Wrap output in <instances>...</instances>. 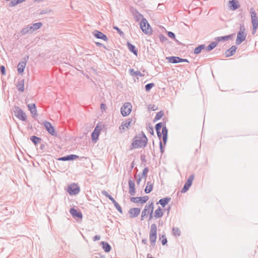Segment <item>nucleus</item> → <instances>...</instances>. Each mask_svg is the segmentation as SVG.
Listing matches in <instances>:
<instances>
[{
	"instance_id": "38",
	"label": "nucleus",
	"mask_w": 258,
	"mask_h": 258,
	"mask_svg": "<svg viewBox=\"0 0 258 258\" xmlns=\"http://www.w3.org/2000/svg\"><path fill=\"white\" fill-rule=\"evenodd\" d=\"M149 239L151 245L153 246H154L155 245L157 239V235H149Z\"/></svg>"
},
{
	"instance_id": "9",
	"label": "nucleus",
	"mask_w": 258,
	"mask_h": 258,
	"mask_svg": "<svg viewBox=\"0 0 258 258\" xmlns=\"http://www.w3.org/2000/svg\"><path fill=\"white\" fill-rule=\"evenodd\" d=\"M131 201L134 203H141L142 204L145 203L149 200V197L147 196L140 197H132L130 199Z\"/></svg>"
},
{
	"instance_id": "24",
	"label": "nucleus",
	"mask_w": 258,
	"mask_h": 258,
	"mask_svg": "<svg viewBox=\"0 0 258 258\" xmlns=\"http://www.w3.org/2000/svg\"><path fill=\"white\" fill-rule=\"evenodd\" d=\"M153 182H152L150 181L147 182V186L145 189V192L146 194H149L152 191L153 188Z\"/></svg>"
},
{
	"instance_id": "7",
	"label": "nucleus",
	"mask_w": 258,
	"mask_h": 258,
	"mask_svg": "<svg viewBox=\"0 0 258 258\" xmlns=\"http://www.w3.org/2000/svg\"><path fill=\"white\" fill-rule=\"evenodd\" d=\"M67 191L70 195H76L80 192V188L78 184L74 183L68 186Z\"/></svg>"
},
{
	"instance_id": "21",
	"label": "nucleus",
	"mask_w": 258,
	"mask_h": 258,
	"mask_svg": "<svg viewBox=\"0 0 258 258\" xmlns=\"http://www.w3.org/2000/svg\"><path fill=\"white\" fill-rule=\"evenodd\" d=\"M171 198L170 197H165L159 200L158 202L157 203V204H159L162 207H165L166 205L170 201Z\"/></svg>"
},
{
	"instance_id": "2",
	"label": "nucleus",
	"mask_w": 258,
	"mask_h": 258,
	"mask_svg": "<svg viewBox=\"0 0 258 258\" xmlns=\"http://www.w3.org/2000/svg\"><path fill=\"white\" fill-rule=\"evenodd\" d=\"M245 28L243 24L240 25L239 31L237 33V38L236 40V44L237 45L240 44L244 41L246 37V33L245 32Z\"/></svg>"
},
{
	"instance_id": "48",
	"label": "nucleus",
	"mask_w": 258,
	"mask_h": 258,
	"mask_svg": "<svg viewBox=\"0 0 258 258\" xmlns=\"http://www.w3.org/2000/svg\"><path fill=\"white\" fill-rule=\"evenodd\" d=\"M167 35L169 37L173 39H175V35L173 32L169 31L167 32Z\"/></svg>"
},
{
	"instance_id": "47",
	"label": "nucleus",
	"mask_w": 258,
	"mask_h": 258,
	"mask_svg": "<svg viewBox=\"0 0 258 258\" xmlns=\"http://www.w3.org/2000/svg\"><path fill=\"white\" fill-rule=\"evenodd\" d=\"M113 29L116 30L121 36L124 35V33L117 26H113Z\"/></svg>"
},
{
	"instance_id": "61",
	"label": "nucleus",
	"mask_w": 258,
	"mask_h": 258,
	"mask_svg": "<svg viewBox=\"0 0 258 258\" xmlns=\"http://www.w3.org/2000/svg\"><path fill=\"white\" fill-rule=\"evenodd\" d=\"M189 62L188 60L186 58H182L179 57V62Z\"/></svg>"
},
{
	"instance_id": "3",
	"label": "nucleus",
	"mask_w": 258,
	"mask_h": 258,
	"mask_svg": "<svg viewBox=\"0 0 258 258\" xmlns=\"http://www.w3.org/2000/svg\"><path fill=\"white\" fill-rule=\"evenodd\" d=\"M140 26L142 31L146 34L151 35L152 33V29L147 20L145 18H143L140 22Z\"/></svg>"
},
{
	"instance_id": "35",
	"label": "nucleus",
	"mask_w": 258,
	"mask_h": 258,
	"mask_svg": "<svg viewBox=\"0 0 258 258\" xmlns=\"http://www.w3.org/2000/svg\"><path fill=\"white\" fill-rule=\"evenodd\" d=\"M217 42L214 41L210 43V44L206 48V50L207 51H210L213 50L217 45Z\"/></svg>"
},
{
	"instance_id": "46",
	"label": "nucleus",
	"mask_w": 258,
	"mask_h": 258,
	"mask_svg": "<svg viewBox=\"0 0 258 258\" xmlns=\"http://www.w3.org/2000/svg\"><path fill=\"white\" fill-rule=\"evenodd\" d=\"M162 122H159L157 123L155 126V128L156 132L160 131L161 127H163Z\"/></svg>"
},
{
	"instance_id": "20",
	"label": "nucleus",
	"mask_w": 258,
	"mask_h": 258,
	"mask_svg": "<svg viewBox=\"0 0 258 258\" xmlns=\"http://www.w3.org/2000/svg\"><path fill=\"white\" fill-rule=\"evenodd\" d=\"M34 31L32 30V28L31 26L27 25L26 27L23 28L20 34L22 35H25L26 34H31Z\"/></svg>"
},
{
	"instance_id": "12",
	"label": "nucleus",
	"mask_w": 258,
	"mask_h": 258,
	"mask_svg": "<svg viewBox=\"0 0 258 258\" xmlns=\"http://www.w3.org/2000/svg\"><path fill=\"white\" fill-rule=\"evenodd\" d=\"M93 35L98 39H101L104 41H107L108 38L106 35L104 34L101 31L98 30H95L93 32Z\"/></svg>"
},
{
	"instance_id": "58",
	"label": "nucleus",
	"mask_w": 258,
	"mask_h": 258,
	"mask_svg": "<svg viewBox=\"0 0 258 258\" xmlns=\"http://www.w3.org/2000/svg\"><path fill=\"white\" fill-rule=\"evenodd\" d=\"M49 12V11L48 10H43L40 12L39 14L40 15H43L45 14H47Z\"/></svg>"
},
{
	"instance_id": "42",
	"label": "nucleus",
	"mask_w": 258,
	"mask_h": 258,
	"mask_svg": "<svg viewBox=\"0 0 258 258\" xmlns=\"http://www.w3.org/2000/svg\"><path fill=\"white\" fill-rule=\"evenodd\" d=\"M155 86V84L153 83H150L145 85V88L147 92H149L150 90Z\"/></svg>"
},
{
	"instance_id": "14",
	"label": "nucleus",
	"mask_w": 258,
	"mask_h": 258,
	"mask_svg": "<svg viewBox=\"0 0 258 258\" xmlns=\"http://www.w3.org/2000/svg\"><path fill=\"white\" fill-rule=\"evenodd\" d=\"M233 35V34H232L224 36L217 37L215 38V40L216 42H217V43L220 41H226L231 39Z\"/></svg>"
},
{
	"instance_id": "56",
	"label": "nucleus",
	"mask_w": 258,
	"mask_h": 258,
	"mask_svg": "<svg viewBox=\"0 0 258 258\" xmlns=\"http://www.w3.org/2000/svg\"><path fill=\"white\" fill-rule=\"evenodd\" d=\"M149 132L151 135H154V132L153 126L149 125Z\"/></svg>"
},
{
	"instance_id": "50",
	"label": "nucleus",
	"mask_w": 258,
	"mask_h": 258,
	"mask_svg": "<svg viewBox=\"0 0 258 258\" xmlns=\"http://www.w3.org/2000/svg\"><path fill=\"white\" fill-rule=\"evenodd\" d=\"M0 71L3 75H5L6 74V68L4 66H0Z\"/></svg>"
},
{
	"instance_id": "11",
	"label": "nucleus",
	"mask_w": 258,
	"mask_h": 258,
	"mask_svg": "<svg viewBox=\"0 0 258 258\" xmlns=\"http://www.w3.org/2000/svg\"><path fill=\"white\" fill-rule=\"evenodd\" d=\"M79 157L78 155H74V154H70L68 155L65 156H63L61 157H60L58 159V160L59 161H73L76 159L79 158Z\"/></svg>"
},
{
	"instance_id": "37",
	"label": "nucleus",
	"mask_w": 258,
	"mask_h": 258,
	"mask_svg": "<svg viewBox=\"0 0 258 258\" xmlns=\"http://www.w3.org/2000/svg\"><path fill=\"white\" fill-rule=\"evenodd\" d=\"M164 115V113L162 111H160L156 113V115L153 120V122H155L158 120L160 119Z\"/></svg>"
},
{
	"instance_id": "51",
	"label": "nucleus",
	"mask_w": 258,
	"mask_h": 258,
	"mask_svg": "<svg viewBox=\"0 0 258 258\" xmlns=\"http://www.w3.org/2000/svg\"><path fill=\"white\" fill-rule=\"evenodd\" d=\"M159 38H160V40L161 42H164L166 40H167V38L166 37H165L164 35L163 34H160L159 35Z\"/></svg>"
},
{
	"instance_id": "64",
	"label": "nucleus",
	"mask_w": 258,
	"mask_h": 258,
	"mask_svg": "<svg viewBox=\"0 0 258 258\" xmlns=\"http://www.w3.org/2000/svg\"><path fill=\"white\" fill-rule=\"evenodd\" d=\"M153 211H150V214H149V220H151L153 218Z\"/></svg>"
},
{
	"instance_id": "18",
	"label": "nucleus",
	"mask_w": 258,
	"mask_h": 258,
	"mask_svg": "<svg viewBox=\"0 0 258 258\" xmlns=\"http://www.w3.org/2000/svg\"><path fill=\"white\" fill-rule=\"evenodd\" d=\"M100 132L98 131L97 128H94L91 134V139L93 142L96 143L98 140Z\"/></svg>"
},
{
	"instance_id": "33",
	"label": "nucleus",
	"mask_w": 258,
	"mask_h": 258,
	"mask_svg": "<svg viewBox=\"0 0 258 258\" xmlns=\"http://www.w3.org/2000/svg\"><path fill=\"white\" fill-rule=\"evenodd\" d=\"M30 139L35 146L37 145V144L42 140L41 138L35 136H31Z\"/></svg>"
},
{
	"instance_id": "54",
	"label": "nucleus",
	"mask_w": 258,
	"mask_h": 258,
	"mask_svg": "<svg viewBox=\"0 0 258 258\" xmlns=\"http://www.w3.org/2000/svg\"><path fill=\"white\" fill-rule=\"evenodd\" d=\"M163 239L162 240V245H164L167 243V239L165 235H162Z\"/></svg>"
},
{
	"instance_id": "16",
	"label": "nucleus",
	"mask_w": 258,
	"mask_h": 258,
	"mask_svg": "<svg viewBox=\"0 0 258 258\" xmlns=\"http://www.w3.org/2000/svg\"><path fill=\"white\" fill-rule=\"evenodd\" d=\"M229 7L232 11H235L240 7L238 2L236 0H231L229 1Z\"/></svg>"
},
{
	"instance_id": "60",
	"label": "nucleus",
	"mask_w": 258,
	"mask_h": 258,
	"mask_svg": "<svg viewBox=\"0 0 258 258\" xmlns=\"http://www.w3.org/2000/svg\"><path fill=\"white\" fill-rule=\"evenodd\" d=\"M100 236L99 235H95V236H94L93 237V240L94 241H97V240H100Z\"/></svg>"
},
{
	"instance_id": "25",
	"label": "nucleus",
	"mask_w": 258,
	"mask_h": 258,
	"mask_svg": "<svg viewBox=\"0 0 258 258\" xmlns=\"http://www.w3.org/2000/svg\"><path fill=\"white\" fill-rule=\"evenodd\" d=\"M133 120H134V122L135 123L136 121V118L135 117L134 118H128L125 121H123L121 123L122 124V126H124L126 128H128L129 127L131 126L132 122L133 121Z\"/></svg>"
},
{
	"instance_id": "4",
	"label": "nucleus",
	"mask_w": 258,
	"mask_h": 258,
	"mask_svg": "<svg viewBox=\"0 0 258 258\" xmlns=\"http://www.w3.org/2000/svg\"><path fill=\"white\" fill-rule=\"evenodd\" d=\"M15 115L22 121H26L27 116L25 113L18 106H15L13 108Z\"/></svg>"
},
{
	"instance_id": "34",
	"label": "nucleus",
	"mask_w": 258,
	"mask_h": 258,
	"mask_svg": "<svg viewBox=\"0 0 258 258\" xmlns=\"http://www.w3.org/2000/svg\"><path fill=\"white\" fill-rule=\"evenodd\" d=\"M130 74L132 76H140L143 77L144 75L142 74L140 71H135L133 69H131L129 70Z\"/></svg>"
},
{
	"instance_id": "36",
	"label": "nucleus",
	"mask_w": 258,
	"mask_h": 258,
	"mask_svg": "<svg viewBox=\"0 0 258 258\" xmlns=\"http://www.w3.org/2000/svg\"><path fill=\"white\" fill-rule=\"evenodd\" d=\"M149 235H157V226L155 224H152L151 225Z\"/></svg>"
},
{
	"instance_id": "29",
	"label": "nucleus",
	"mask_w": 258,
	"mask_h": 258,
	"mask_svg": "<svg viewBox=\"0 0 258 258\" xmlns=\"http://www.w3.org/2000/svg\"><path fill=\"white\" fill-rule=\"evenodd\" d=\"M133 16L136 21L138 22L140 20H142L143 18V16L138 11L135 10V12H133Z\"/></svg>"
},
{
	"instance_id": "52",
	"label": "nucleus",
	"mask_w": 258,
	"mask_h": 258,
	"mask_svg": "<svg viewBox=\"0 0 258 258\" xmlns=\"http://www.w3.org/2000/svg\"><path fill=\"white\" fill-rule=\"evenodd\" d=\"M115 207L116 208V209L117 210V211L120 213V214H122L123 213V212H122V208L121 207H120V206L117 204L115 206Z\"/></svg>"
},
{
	"instance_id": "10",
	"label": "nucleus",
	"mask_w": 258,
	"mask_h": 258,
	"mask_svg": "<svg viewBox=\"0 0 258 258\" xmlns=\"http://www.w3.org/2000/svg\"><path fill=\"white\" fill-rule=\"evenodd\" d=\"M70 213L74 218L82 219L83 218V215L81 211L74 208L70 209Z\"/></svg>"
},
{
	"instance_id": "40",
	"label": "nucleus",
	"mask_w": 258,
	"mask_h": 258,
	"mask_svg": "<svg viewBox=\"0 0 258 258\" xmlns=\"http://www.w3.org/2000/svg\"><path fill=\"white\" fill-rule=\"evenodd\" d=\"M42 26V23L41 22H38L36 23H34L31 25V27L32 28V30L35 31L37 29H39Z\"/></svg>"
},
{
	"instance_id": "23",
	"label": "nucleus",
	"mask_w": 258,
	"mask_h": 258,
	"mask_svg": "<svg viewBox=\"0 0 258 258\" xmlns=\"http://www.w3.org/2000/svg\"><path fill=\"white\" fill-rule=\"evenodd\" d=\"M100 245H102V248L105 252H108L111 250V247L110 245L107 242L101 241Z\"/></svg>"
},
{
	"instance_id": "26",
	"label": "nucleus",
	"mask_w": 258,
	"mask_h": 258,
	"mask_svg": "<svg viewBox=\"0 0 258 258\" xmlns=\"http://www.w3.org/2000/svg\"><path fill=\"white\" fill-rule=\"evenodd\" d=\"M26 64V63L25 61H21L19 62L17 67L18 72L19 74H22L24 72Z\"/></svg>"
},
{
	"instance_id": "44",
	"label": "nucleus",
	"mask_w": 258,
	"mask_h": 258,
	"mask_svg": "<svg viewBox=\"0 0 258 258\" xmlns=\"http://www.w3.org/2000/svg\"><path fill=\"white\" fill-rule=\"evenodd\" d=\"M194 178H195L194 174H191L190 175H189V176L188 177L187 180L185 182H186L188 184L191 185L192 181L194 179Z\"/></svg>"
},
{
	"instance_id": "13",
	"label": "nucleus",
	"mask_w": 258,
	"mask_h": 258,
	"mask_svg": "<svg viewBox=\"0 0 258 258\" xmlns=\"http://www.w3.org/2000/svg\"><path fill=\"white\" fill-rule=\"evenodd\" d=\"M141 210L138 208H134L130 209L128 213L130 214V217L132 218H136L139 216Z\"/></svg>"
},
{
	"instance_id": "41",
	"label": "nucleus",
	"mask_w": 258,
	"mask_h": 258,
	"mask_svg": "<svg viewBox=\"0 0 258 258\" xmlns=\"http://www.w3.org/2000/svg\"><path fill=\"white\" fill-rule=\"evenodd\" d=\"M250 12L251 14V20H258V18L256 16V13L253 8L250 9Z\"/></svg>"
},
{
	"instance_id": "5",
	"label": "nucleus",
	"mask_w": 258,
	"mask_h": 258,
	"mask_svg": "<svg viewBox=\"0 0 258 258\" xmlns=\"http://www.w3.org/2000/svg\"><path fill=\"white\" fill-rule=\"evenodd\" d=\"M132 110V105L130 102H125L121 107L120 112L123 116H126L129 115Z\"/></svg>"
},
{
	"instance_id": "31",
	"label": "nucleus",
	"mask_w": 258,
	"mask_h": 258,
	"mask_svg": "<svg viewBox=\"0 0 258 258\" xmlns=\"http://www.w3.org/2000/svg\"><path fill=\"white\" fill-rule=\"evenodd\" d=\"M163 215V212L162 211L161 208L159 207L158 209L155 210L154 216L156 219H157L162 217Z\"/></svg>"
},
{
	"instance_id": "30",
	"label": "nucleus",
	"mask_w": 258,
	"mask_h": 258,
	"mask_svg": "<svg viewBox=\"0 0 258 258\" xmlns=\"http://www.w3.org/2000/svg\"><path fill=\"white\" fill-rule=\"evenodd\" d=\"M252 24V34L254 35L258 28V20H251Z\"/></svg>"
},
{
	"instance_id": "17",
	"label": "nucleus",
	"mask_w": 258,
	"mask_h": 258,
	"mask_svg": "<svg viewBox=\"0 0 258 258\" xmlns=\"http://www.w3.org/2000/svg\"><path fill=\"white\" fill-rule=\"evenodd\" d=\"M28 107L31 113L32 114L33 117H35L37 115L36 107L34 103L29 104L28 105Z\"/></svg>"
},
{
	"instance_id": "57",
	"label": "nucleus",
	"mask_w": 258,
	"mask_h": 258,
	"mask_svg": "<svg viewBox=\"0 0 258 258\" xmlns=\"http://www.w3.org/2000/svg\"><path fill=\"white\" fill-rule=\"evenodd\" d=\"M101 194L103 196H105L106 198L109 197V196H110V195H109L108 193L106 190H102L101 191Z\"/></svg>"
},
{
	"instance_id": "19",
	"label": "nucleus",
	"mask_w": 258,
	"mask_h": 258,
	"mask_svg": "<svg viewBox=\"0 0 258 258\" xmlns=\"http://www.w3.org/2000/svg\"><path fill=\"white\" fill-rule=\"evenodd\" d=\"M128 186H129V193L132 196H134L135 194V184L134 182L130 179L128 181Z\"/></svg>"
},
{
	"instance_id": "28",
	"label": "nucleus",
	"mask_w": 258,
	"mask_h": 258,
	"mask_svg": "<svg viewBox=\"0 0 258 258\" xmlns=\"http://www.w3.org/2000/svg\"><path fill=\"white\" fill-rule=\"evenodd\" d=\"M16 87L19 91L21 92H23L24 91V80H22L19 81L16 85Z\"/></svg>"
},
{
	"instance_id": "53",
	"label": "nucleus",
	"mask_w": 258,
	"mask_h": 258,
	"mask_svg": "<svg viewBox=\"0 0 258 258\" xmlns=\"http://www.w3.org/2000/svg\"><path fill=\"white\" fill-rule=\"evenodd\" d=\"M159 147H160V151L161 153V154H163L164 153V147L162 145V143L161 141L159 142Z\"/></svg>"
},
{
	"instance_id": "8",
	"label": "nucleus",
	"mask_w": 258,
	"mask_h": 258,
	"mask_svg": "<svg viewBox=\"0 0 258 258\" xmlns=\"http://www.w3.org/2000/svg\"><path fill=\"white\" fill-rule=\"evenodd\" d=\"M44 126L49 134L53 136H57V133L55 131L54 127L47 121L43 122Z\"/></svg>"
},
{
	"instance_id": "39",
	"label": "nucleus",
	"mask_w": 258,
	"mask_h": 258,
	"mask_svg": "<svg viewBox=\"0 0 258 258\" xmlns=\"http://www.w3.org/2000/svg\"><path fill=\"white\" fill-rule=\"evenodd\" d=\"M172 234L174 236H179L181 234L180 229L177 227H173Z\"/></svg>"
},
{
	"instance_id": "43",
	"label": "nucleus",
	"mask_w": 258,
	"mask_h": 258,
	"mask_svg": "<svg viewBox=\"0 0 258 258\" xmlns=\"http://www.w3.org/2000/svg\"><path fill=\"white\" fill-rule=\"evenodd\" d=\"M148 171H149V168L148 167H145L143 170V172H142L141 177L142 178H144L146 179L147 178V174H148Z\"/></svg>"
},
{
	"instance_id": "62",
	"label": "nucleus",
	"mask_w": 258,
	"mask_h": 258,
	"mask_svg": "<svg viewBox=\"0 0 258 258\" xmlns=\"http://www.w3.org/2000/svg\"><path fill=\"white\" fill-rule=\"evenodd\" d=\"M156 133L158 138L160 140L162 136V132H161L160 131H157L156 132Z\"/></svg>"
},
{
	"instance_id": "15",
	"label": "nucleus",
	"mask_w": 258,
	"mask_h": 258,
	"mask_svg": "<svg viewBox=\"0 0 258 258\" xmlns=\"http://www.w3.org/2000/svg\"><path fill=\"white\" fill-rule=\"evenodd\" d=\"M236 49L237 47L236 46H232L230 48H229L225 51V54L226 57H228L233 55L236 52Z\"/></svg>"
},
{
	"instance_id": "32",
	"label": "nucleus",
	"mask_w": 258,
	"mask_h": 258,
	"mask_svg": "<svg viewBox=\"0 0 258 258\" xmlns=\"http://www.w3.org/2000/svg\"><path fill=\"white\" fill-rule=\"evenodd\" d=\"M205 48V44H201L198 45V47H196L194 49V52L196 54H198L200 53L202 50Z\"/></svg>"
},
{
	"instance_id": "22",
	"label": "nucleus",
	"mask_w": 258,
	"mask_h": 258,
	"mask_svg": "<svg viewBox=\"0 0 258 258\" xmlns=\"http://www.w3.org/2000/svg\"><path fill=\"white\" fill-rule=\"evenodd\" d=\"M127 46L128 50L134 53L135 55H137L138 54V49L136 48V46L130 43V42H127Z\"/></svg>"
},
{
	"instance_id": "6",
	"label": "nucleus",
	"mask_w": 258,
	"mask_h": 258,
	"mask_svg": "<svg viewBox=\"0 0 258 258\" xmlns=\"http://www.w3.org/2000/svg\"><path fill=\"white\" fill-rule=\"evenodd\" d=\"M154 203L153 202L148 205H146L144 209L142 212L141 220H144L145 217H146L148 214H150V211H154Z\"/></svg>"
},
{
	"instance_id": "1",
	"label": "nucleus",
	"mask_w": 258,
	"mask_h": 258,
	"mask_svg": "<svg viewBox=\"0 0 258 258\" xmlns=\"http://www.w3.org/2000/svg\"><path fill=\"white\" fill-rule=\"evenodd\" d=\"M147 142L148 139L144 132H142L141 134L136 136L133 138L132 146L133 148L135 149L145 147L147 146Z\"/></svg>"
},
{
	"instance_id": "49",
	"label": "nucleus",
	"mask_w": 258,
	"mask_h": 258,
	"mask_svg": "<svg viewBox=\"0 0 258 258\" xmlns=\"http://www.w3.org/2000/svg\"><path fill=\"white\" fill-rule=\"evenodd\" d=\"M189 187H188V186H187L185 183L183 185V188H182L181 190V192L182 193H185V192H186L188 189H189Z\"/></svg>"
},
{
	"instance_id": "63",
	"label": "nucleus",
	"mask_w": 258,
	"mask_h": 258,
	"mask_svg": "<svg viewBox=\"0 0 258 258\" xmlns=\"http://www.w3.org/2000/svg\"><path fill=\"white\" fill-rule=\"evenodd\" d=\"M138 176H139V178L137 179V184H139L140 183L141 178H142V177L140 176V174H139Z\"/></svg>"
},
{
	"instance_id": "55",
	"label": "nucleus",
	"mask_w": 258,
	"mask_h": 258,
	"mask_svg": "<svg viewBox=\"0 0 258 258\" xmlns=\"http://www.w3.org/2000/svg\"><path fill=\"white\" fill-rule=\"evenodd\" d=\"M168 136H162V140L164 145H165L167 142Z\"/></svg>"
},
{
	"instance_id": "59",
	"label": "nucleus",
	"mask_w": 258,
	"mask_h": 258,
	"mask_svg": "<svg viewBox=\"0 0 258 258\" xmlns=\"http://www.w3.org/2000/svg\"><path fill=\"white\" fill-rule=\"evenodd\" d=\"M95 44H96V45L97 46H102V47H103V48L107 49V48L105 47V46L104 44H103L100 42H95Z\"/></svg>"
},
{
	"instance_id": "45",
	"label": "nucleus",
	"mask_w": 258,
	"mask_h": 258,
	"mask_svg": "<svg viewBox=\"0 0 258 258\" xmlns=\"http://www.w3.org/2000/svg\"><path fill=\"white\" fill-rule=\"evenodd\" d=\"M162 136H168V129L166 127L165 123L164 124V125L163 126L162 129Z\"/></svg>"
},
{
	"instance_id": "27",
	"label": "nucleus",
	"mask_w": 258,
	"mask_h": 258,
	"mask_svg": "<svg viewBox=\"0 0 258 258\" xmlns=\"http://www.w3.org/2000/svg\"><path fill=\"white\" fill-rule=\"evenodd\" d=\"M166 59H167L170 63H177L179 62V57L178 56H168L166 57Z\"/></svg>"
}]
</instances>
